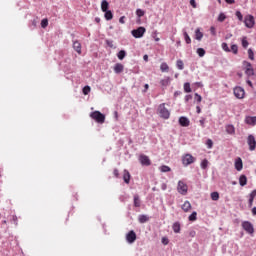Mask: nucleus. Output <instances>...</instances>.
Returning <instances> with one entry per match:
<instances>
[{
    "instance_id": "35",
    "label": "nucleus",
    "mask_w": 256,
    "mask_h": 256,
    "mask_svg": "<svg viewBox=\"0 0 256 256\" xmlns=\"http://www.w3.org/2000/svg\"><path fill=\"white\" fill-rule=\"evenodd\" d=\"M245 74H246L248 77H253V75H255V70H254L253 68L246 69V70H245Z\"/></svg>"
},
{
    "instance_id": "64",
    "label": "nucleus",
    "mask_w": 256,
    "mask_h": 256,
    "mask_svg": "<svg viewBox=\"0 0 256 256\" xmlns=\"http://www.w3.org/2000/svg\"><path fill=\"white\" fill-rule=\"evenodd\" d=\"M189 99H191V95H187V96L185 97V101H189Z\"/></svg>"
},
{
    "instance_id": "8",
    "label": "nucleus",
    "mask_w": 256,
    "mask_h": 256,
    "mask_svg": "<svg viewBox=\"0 0 256 256\" xmlns=\"http://www.w3.org/2000/svg\"><path fill=\"white\" fill-rule=\"evenodd\" d=\"M247 143H248L249 150L255 151V148H256L255 136H253L252 134L248 135Z\"/></svg>"
},
{
    "instance_id": "26",
    "label": "nucleus",
    "mask_w": 256,
    "mask_h": 256,
    "mask_svg": "<svg viewBox=\"0 0 256 256\" xmlns=\"http://www.w3.org/2000/svg\"><path fill=\"white\" fill-rule=\"evenodd\" d=\"M160 71H162V73H167L169 71V65H167V63L163 62L160 65Z\"/></svg>"
},
{
    "instance_id": "21",
    "label": "nucleus",
    "mask_w": 256,
    "mask_h": 256,
    "mask_svg": "<svg viewBox=\"0 0 256 256\" xmlns=\"http://www.w3.org/2000/svg\"><path fill=\"white\" fill-rule=\"evenodd\" d=\"M105 15V19L106 21H111V19H113V12H111V10H106L104 11Z\"/></svg>"
},
{
    "instance_id": "12",
    "label": "nucleus",
    "mask_w": 256,
    "mask_h": 256,
    "mask_svg": "<svg viewBox=\"0 0 256 256\" xmlns=\"http://www.w3.org/2000/svg\"><path fill=\"white\" fill-rule=\"evenodd\" d=\"M179 124L182 127H189V118L185 117V116H181L179 118Z\"/></svg>"
},
{
    "instance_id": "49",
    "label": "nucleus",
    "mask_w": 256,
    "mask_h": 256,
    "mask_svg": "<svg viewBox=\"0 0 256 256\" xmlns=\"http://www.w3.org/2000/svg\"><path fill=\"white\" fill-rule=\"evenodd\" d=\"M206 145H207L208 149H212L213 148V140L208 139L206 142Z\"/></svg>"
},
{
    "instance_id": "36",
    "label": "nucleus",
    "mask_w": 256,
    "mask_h": 256,
    "mask_svg": "<svg viewBox=\"0 0 256 256\" xmlns=\"http://www.w3.org/2000/svg\"><path fill=\"white\" fill-rule=\"evenodd\" d=\"M184 91L185 93H191V84L189 82L184 84Z\"/></svg>"
},
{
    "instance_id": "44",
    "label": "nucleus",
    "mask_w": 256,
    "mask_h": 256,
    "mask_svg": "<svg viewBox=\"0 0 256 256\" xmlns=\"http://www.w3.org/2000/svg\"><path fill=\"white\" fill-rule=\"evenodd\" d=\"M243 65L245 66V71L246 69H253V65L250 62L244 61Z\"/></svg>"
},
{
    "instance_id": "13",
    "label": "nucleus",
    "mask_w": 256,
    "mask_h": 256,
    "mask_svg": "<svg viewBox=\"0 0 256 256\" xmlns=\"http://www.w3.org/2000/svg\"><path fill=\"white\" fill-rule=\"evenodd\" d=\"M245 123H247V125H256V117L255 116L246 117Z\"/></svg>"
},
{
    "instance_id": "57",
    "label": "nucleus",
    "mask_w": 256,
    "mask_h": 256,
    "mask_svg": "<svg viewBox=\"0 0 256 256\" xmlns=\"http://www.w3.org/2000/svg\"><path fill=\"white\" fill-rule=\"evenodd\" d=\"M226 3H228L229 5H233V3H235V0H225Z\"/></svg>"
},
{
    "instance_id": "32",
    "label": "nucleus",
    "mask_w": 256,
    "mask_h": 256,
    "mask_svg": "<svg viewBox=\"0 0 256 256\" xmlns=\"http://www.w3.org/2000/svg\"><path fill=\"white\" fill-rule=\"evenodd\" d=\"M183 35L187 45L191 44V37H189V34L187 33V31L183 30Z\"/></svg>"
},
{
    "instance_id": "14",
    "label": "nucleus",
    "mask_w": 256,
    "mask_h": 256,
    "mask_svg": "<svg viewBox=\"0 0 256 256\" xmlns=\"http://www.w3.org/2000/svg\"><path fill=\"white\" fill-rule=\"evenodd\" d=\"M123 69H125V67H124L123 64H121V63H117V64H115V66H114V72H115L116 74L123 73Z\"/></svg>"
},
{
    "instance_id": "52",
    "label": "nucleus",
    "mask_w": 256,
    "mask_h": 256,
    "mask_svg": "<svg viewBox=\"0 0 256 256\" xmlns=\"http://www.w3.org/2000/svg\"><path fill=\"white\" fill-rule=\"evenodd\" d=\"M190 5L193 7V9H197V2H195V0H190Z\"/></svg>"
},
{
    "instance_id": "20",
    "label": "nucleus",
    "mask_w": 256,
    "mask_h": 256,
    "mask_svg": "<svg viewBox=\"0 0 256 256\" xmlns=\"http://www.w3.org/2000/svg\"><path fill=\"white\" fill-rule=\"evenodd\" d=\"M123 179H124V182L129 184V181H131V174L129 173V171L124 170Z\"/></svg>"
},
{
    "instance_id": "38",
    "label": "nucleus",
    "mask_w": 256,
    "mask_h": 256,
    "mask_svg": "<svg viewBox=\"0 0 256 256\" xmlns=\"http://www.w3.org/2000/svg\"><path fill=\"white\" fill-rule=\"evenodd\" d=\"M222 49L223 51H225L226 53H231V49H229V46L227 45V43H222Z\"/></svg>"
},
{
    "instance_id": "24",
    "label": "nucleus",
    "mask_w": 256,
    "mask_h": 256,
    "mask_svg": "<svg viewBox=\"0 0 256 256\" xmlns=\"http://www.w3.org/2000/svg\"><path fill=\"white\" fill-rule=\"evenodd\" d=\"M108 9H109V2H107V0H103L101 3V10L104 13L105 11H108Z\"/></svg>"
},
{
    "instance_id": "59",
    "label": "nucleus",
    "mask_w": 256,
    "mask_h": 256,
    "mask_svg": "<svg viewBox=\"0 0 256 256\" xmlns=\"http://www.w3.org/2000/svg\"><path fill=\"white\" fill-rule=\"evenodd\" d=\"M246 83L249 85V87H253V82H251V80H247Z\"/></svg>"
},
{
    "instance_id": "31",
    "label": "nucleus",
    "mask_w": 256,
    "mask_h": 256,
    "mask_svg": "<svg viewBox=\"0 0 256 256\" xmlns=\"http://www.w3.org/2000/svg\"><path fill=\"white\" fill-rule=\"evenodd\" d=\"M176 66H177V69H179L180 71H183V69H185L183 60H177Z\"/></svg>"
},
{
    "instance_id": "34",
    "label": "nucleus",
    "mask_w": 256,
    "mask_h": 256,
    "mask_svg": "<svg viewBox=\"0 0 256 256\" xmlns=\"http://www.w3.org/2000/svg\"><path fill=\"white\" fill-rule=\"evenodd\" d=\"M161 85L163 86V87H167V85H169L170 83H171V78H165V79H163V80H161Z\"/></svg>"
},
{
    "instance_id": "15",
    "label": "nucleus",
    "mask_w": 256,
    "mask_h": 256,
    "mask_svg": "<svg viewBox=\"0 0 256 256\" xmlns=\"http://www.w3.org/2000/svg\"><path fill=\"white\" fill-rule=\"evenodd\" d=\"M235 169H236V171H241L243 169V160H241V158H238L236 160Z\"/></svg>"
},
{
    "instance_id": "46",
    "label": "nucleus",
    "mask_w": 256,
    "mask_h": 256,
    "mask_svg": "<svg viewBox=\"0 0 256 256\" xmlns=\"http://www.w3.org/2000/svg\"><path fill=\"white\" fill-rule=\"evenodd\" d=\"M83 93H84L85 95H89V93H91V87L85 86V87L83 88Z\"/></svg>"
},
{
    "instance_id": "19",
    "label": "nucleus",
    "mask_w": 256,
    "mask_h": 256,
    "mask_svg": "<svg viewBox=\"0 0 256 256\" xmlns=\"http://www.w3.org/2000/svg\"><path fill=\"white\" fill-rule=\"evenodd\" d=\"M256 197V190H253L251 193H250V198H249V207H253V201Z\"/></svg>"
},
{
    "instance_id": "53",
    "label": "nucleus",
    "mask_w": 256,
    "mask_h": 256,
    "mask_svg": "<svg viewBox=\"0 0 256 256\" xmlns=\"http://www.w3.org/2000/svg\"><path fill=\"white\" fill-rule=\"evenodd\" d=\"M200 126L202 127V129H205V118H202L200 121Z\"/></svg>"
},
{
    "instance_id": "28",
    "label": "nucleus",
    "mask_w": 256,
    "mask_h": 256,
    "mask_svg": "<svg viewBox=\"0 0 256 256\" xmlns=\"http://www.w3.org/2000/svg\"><path fill=\"white\" fill-rule=\"evenodd\" d=\"M134 207H141V200L139 199V195H134Z\"/></svg>"
},
{
    "instance_id": "10",
    "label": "nucleus",
    "mask_w": 256,
    "mask_h": 256,
    "mask_svg": "<svg viewBox=\"0 0 256 256\" xmlns=\"http://www.w3.org/2000/svg\"><path fill=\"white\" fill-rule=\"evenodd\" d=\"M126 240L128 243H135V241H137V234L135 231L131 230L129 233H127Z\"/></svg>"
},
{
    "instance_id": "5",
    "label": "nucleus",
    "mask_w": 256,
    "mask_h": 256,
    "mask_svg": "<svg viewBox=\"0 0 256 256\" xmlns=\"http://www.w3.org/2000/svg\"><path fill=\"white\" fill-rule=\"evenodd\" d=\"M189 190L187 184H185V182L183 181H178V185H177V191L178 193H180V195H187V191Z\"/></svg>"
},
{
    "instance_id": "17",
    "label": "nucleus",
    "mask_w": 256,
    "mask_h": 256,
    "mask_svg": "<svg viewBox=\"0 0 256 256\" xmlns=\"http://www.w3.org/2000/svg\"><path fill=\"white\" fill-rule=\"evenodd\" d=\"M73 49H75L79 55H81V43H79V41H74L73 42Z\"/></svg>"
},
{
    "instance_id": "11",
    "label": "nucleus",
    "mask_w": 256,
    "mask_h": 256,
    "mask_svg": "<svg viewBox=\"0 0 256 256\" xmlns=\"http://www.w3.org/2000/svg\"><path fill=\"white\" fill-rule=\"evenodd\" d=\"M139 161L141 165H146V166L151 165V160L147 157V155H143V154L140 155Z\"/></svg>"
},
{
    "instance_id": "29",
    "label": "nucleus",
    "mask_w": 256,
    "mask_h": 256,
    "mask_svg": "<svg viewBox=\"0 0 256 256\" xmlns=\"http://www.w3.org/2000/svg\"><path fill=\"white\" fill-rule=\"evenodd\" d=\"M159 170L161 171V173H169V171H171V167L167 166V165H162Z\"/></svg>"
},
{
    "instance_id": "9",
    "label": "nucleus",
    "mask_w": 256,
    "mask_h": 256,
    "mask_svg": "<svg viewBox=\"0 0 256 256\" xmlns=\"http://www.w3.org/2000/svg\"><path fill=\"white\" fill-rule=\"evenodd\" d=\"M234 95L237 99H243L245 97V90L242 87H235Z\"/></svg>"
},
{
    "instance_id": "45",
    "label": "nucleus",
    "mask_w": 256,
    "mask_h": 256,
    "mask_svg": "<svg viewBox=\"0 0 256 256\" xmlns=\"http://www.w3.org/2000/svg\"><path fill=\"white\" fill-rule=\"evenodd\" d=\"M242 47H244V49H247V47H249V42L247 41V38L242 39Z\"/></svg>"
},
{
    "instance_id": "22",
    "label": "nucleus",
    "mask_w": 256,
    "mask_h": 256,
    "mask_svg": "<svg viewBox=\"0 0 256 256\" xmlns=\"http://www.w3.org/2000/svg\"><path fill=\"white\" fill-rule=\"evenodd\" d=\"M182 209L185 211V213L189 212V210L191 209V202L185 201L182 205Z\"/></svg>"
},
{
    "instance_id": "16",
    "label": "nucleus",
    "mask_w": 256,
    "mask_h": 256,
    "mask_svg": "<svg viewBox=\"0 0 256 256\" xmlns=\"http://www.w3.org/2000/svg\"><path fill=\"white\" fill-rule=\"evenodd\" d=\"M225 129H226V133H228V135H235V126L234 125H226Z\"/></svg>"
},
{
    "instance_id": "61",
    "label": "nucleus",
    "mask_w": 256,
    "mask_h": 256,
    "mask_svg": "<svg viewBox=\"0 0 256 256\" xmlns=\"http://www.w3.org/2000/svg\"><path fill=\"white\" fill-rule=\"evenodd\" d=\"M179 95H181V91H176V92L174 93V97H179Z\"/></svg>"
},
{
    "instance_id": "43",
    "label": "nucleus",
    "mask_w": 256,
    "mask_h": 256,
    "mask_svg": "<svg viewBox=\"0 0 256 256\" xmlns=\"http://www.w3.org/2000/svg\"><path fill=\"white\" fill-rule=\"evenodd\" d=\"M225 19H227V16H225L223 13H220L218 16V21H220V23H223Z\"/></svg>"
},
{
    "instance_id": "47",
    "label": "nucleus",
    "mask_w": 256,
    "mask_h": 256,
    "mask_svg": "<svg viewBox=\"0 0 256 256\" xmlns=\"http://www.w3.org/2000/svg\"><path fill=\"white\" fill-rule=\"evenodd\" d=\"M136 15H137V17H143V15H145V11H143L141 9H137L136 10Z\"/></svg>"
},
{
    "instance_id": "7",
    "label": "nucleus",
    "mask_w": 256,
    "mask_h": 256,
    "mask_svg": "<svg viewBox=\"0 0 256 256\" xmlns=\"http://www.w3.org/2000/svg\"><path fill=\"white\" fill-rule=\"evenodd\" d=\"M245 26L248 29H252L255 26V17L253 15H247L244 19Z\"/></svg>"
},
{
    "instance_id": "3",
    "label": "nucleus",
    "mask_w": 256,
    "mask_h": 256,
    "mask_svg": "<svg viewBox=\"0 0 256 256\" xmlns=\"http://www.w3.org/2000/svg\"><path fill=\"white\" fill-rule=\"evenodd\" d=\"M182 163L184 167H189V165L195 163V157H193V155L191 154H185L184 156H182Z\"/></svg>"
},
{
    "instance_id": "18",
    "label": "nucleus",
    "mask_w": 256,
    "mask_h": 256,
    "mask_svg": "<svg viewBox=\"0 0 256 256\" xmlns=\"http://www.w3.org/2000/svg\"><path fill=\"white\" fill-rule=\"evenodd\" d=\"M239 184L241 187H245V185H247V176L241 175L239 178Z\"/></svg>"
},
{
    "instance_id": "56",
    "label": "nucleus",
    "mask_w": 256,
    "mask_h": 256,
    "mask_svg": "<svg viewBox=\"0 0 256 256\" xmlns=\"http://www.w3.org/2000/svg\"><path fill=\"white\" fill-rule=\"evenodd\" d=\"M113 174L115 175V177H119V170H117V169H114V172H113Z\"/></svg>"
},
{
    "instance_id": "48",
    "label": "nucleus",
    "mask_w": 256,
    "mask_h": 256,
    "mask_svg": "<svg viewBox=\"0 0 256 256\" xmlns=\"http://www.w3.org/2000/svg\"><path fill=\"white\" fill-rule=\"evenodd\" d=\"M208 165H209V161H207V159H205L201 162V168L202 169H205Z\"/></svg>"
},
{
    "instance_id": "4",
    "label": "nucleus",
    "mask_w": 256,
    "mask_h": 256,
    "mask_svg": "<svg viewBox=\"0 0 256 256\" xmlns=\"http://www.w3.org/2000/svg\"><path fill=\"white\" fill-rule=\"evenodd\" d=\"M242 228L246 233H249V235H253L255 233V228L253 227V224L249 221L242 222Z\"/></svg>"
},
{
    "instance_id": "42",
    "label": "nucleus",
    "mask_w": 256,
    "mask_h": 256,
    "mask_svg": "<svg viewBox=\"0 0 256 256\" xmlns=\"http://www.w3.org/2000/svg\"><path fill=\"white\" fill-rule=\"evenodd\" d=\"M47 25H49V20L43 19V20L41 21V28H42V29H45V27H47Z\"/></svg>"
},
{
    "instance_id": "30",
    "label": "nucleus",
    "mask_w": 256,
    "mask_h": 256,
    "mask_svg": "<svg viewBox=\"0 0 256 256\" xmlns=\"http://www.w3.org/2000/svg\"><path fill=\"white\" fill-rule=\"evenodd\" d=\"M127 55V52H125V50H121L120 52H118V59H120V61H123L125 59V56Z\"/></svg>"
},
{
    "instance_id": "60",
    "label": "nucleus",
    "mask_w": 256,
    "mask_h": 256,
    "mask_svg": "<svg viewBox=\"0 0 256 256\" xmlns=\"http://www.w3.org/2000/svg\"><path fill=\"white\" fill-rule=\"evenodd\" d=\"M189 235H190V237H195L196 232L195 231H190Z\"/></svg>"
},
{
    "instance_id": "62",
    "label": "nucleus",
    "mask_w": 256,
    "mask_h": 256,
    "mask_svg": "<svg viewBox=\"0 0 256 256\" xmlns=\"http://www.w3.org/2000/svg\"><path fill=\"white\" fill-rule=\"evenodd\" d=\"M252 215H256V207L252 208Z\"/></svg>"
},
{
    "instance_id": "39",
    "label": "nucleus",
    "mask_w": 256,
    "mask_h": 256,
    "mask_svg": "<svg viewBox=\"0 0 256 256\" xmlns=\"http://www.w3.org/2000/svg\"><path fill=\"white\" fill-rule=\"evenodd\" d=\"M231 51L234 53V55H237V53L239 51V47L237 46V44H233L231 46Z\"/></svg>"
},
{
    "instance_id": "1",
    "label": "nucleus",
    "mask_w": 256,
    "mask_h": 256,
    "mask_svg": "<svg viewBox=\"0 0 256 256\" xmlns=\"http://www.w3.org/2000/svg\"><path fill=\"white\" fill-rule=\"evenodd\" d=\"M158 113L159 116L162 117V119H169L171 113L169 110L165 107V104H160L158 107Z\"/></svg>"
},
{
    "instance_id": "27",
    "label": "nucleus",
    "mask_w": 256,
    "mask_h": 256,
    "mask_svg": "<svg viewBox=\"0 0 256 256\" xmlns=\"http://www.w3.org/2000/svg\"><path fill=\"white\" fill-rule=\"evenodd\" d=\"M138 221L139 223H147V221H149V217L147 215H139Z\"/></svg>"
},
{
    "instance_id": "6",
    "label": "nucleus",
    "mask_w": 256,
    "mask_h": 256,
    "mask_svg": "<svg viewBox=\"0 0 256 256\" xmlns=\"http://www.w3.org/2000/svg\"><path fill=\"white\" fill-rule=\"evenodd\" d=\"M145 27H139L135 30H132V35L133 37H135V39H141V37H143V35H145Z\"/></svg>"
},
{
    "instance_id": "54",
    "label": "nucleus",
    "mask_w": 256,
    "mask_h": 256,
    "mask_svg": "<svg viewBox=\"0 0 256 256\" xmlns=\"http://www.w3.org/2000/svg\"><path fill=\"white\" fill-rule=\"evenodd\" d=\"M162 243H163V245H169V239H167V237H163Z\"/></svg>"
},
{
    "instance_id": "63",
    "label": "nucleus",
    "mask_w": 256,
    "mask_h": 256,
    "mask_svg": "<svg viewBox=\"0 0 256 256\" xmlns=\"http://www.w3.org/2000/svg\"><path fill=\"white\" fill-rule=\"evenodd\" d=\"M231 37H233V34H227L226 35V39H231Z\"/></svg>"
},
{
    "instance_id": "58",
    "label": "nucleus",
    "mask_w": 256,
    "mask_h": 256,
    "mask_svg": "<svg viewBox=\"0 0 256 256\" xmlns=\"http://www.w3.org/2000/svg\"><path fill=\"white\" fill-rule=\"evenodd\" d=\"M210 31H211V33H212L213 35H216L215 27L212 26V27L210 28Z\"/></svg>"
},
{
    "instance_id": "50",
    "label": "nucleus",
    "mask_w": 256,
    "mask_h": 256,
    "mask_svg": "<svg viewBox=\"0 0 256 256\" xmlns=\"http://www.w3.org/2000/svg\"><path fill=\"white\" fill-rule=\"evenodd\" d=\"M202 100L203 98L201 97V95L195 93V101H197V103H201Z\"/></svg>"
},
{
    "instance_id": "23",
    "label": "nucleus",
    "mask_w": 256,
    "mask_h": 256,
    "mask_svg": "<svg viewBox=\"0 0 256 256\" xmlns=\"http://www.w3.org/2000/svg\"><path fill=\"white\" fill-rule=\"evenodd\" d=\"M195 38L197 41H201V39H203V33L201 32V29H196Z\"/></svg>"
},
{
    "instance_id": "25",
    "label": "nucleus",
    "mask_w": 256,
    "mask_h": 256,
    "mask_svg": "<svg viewBox=\"0 0 256 256\" xmlns=\"http://www.w3.org/2000/svg\"><path fill=\"white\" fill-rule=\"evenodd\" d=\"M172 229H173L174 233H180L181 224H179V222L174 223L172 226Z\"/></svg>"
},
{
    "instance_id": "40",
    "label": "nucleus",
    "mask_w": 256,
    "mask_h": 256,
    "mask_svg": "<svg viewBox=\"0 0 256 256\" xmlns=\"http://www.w3.org/2000/svg\"><path fill=\"white\" fill-rule=\"evenodd\" d=\"M197 53H198L199 57H205V49L198 48Z\"/></svg>"
},
{
    "instance_id": "37",
    "label": "nucleus",
    "mask_w": 256,
    "mask_h": 256,
    "mask_svg": "<svg viewBox=\"0 0 256 256\" xmlns=\"http://www.w3.org/2000/svg\"><path fill=\"white\" fill-rule=\"evenodd\" d=\"M248 57L251 59V61L255 60V54L253 53V49L249 48L248 49Z\"/></svg>"
},
{
    "instance_id": "41",
    "label": "nucleus",
    "mask_w": 256,
    "mask_h": 256,
    "mask_svg": "<svg viewBox=\"0 0 256 256\" xmlns=\"http://www.w3.org/2000/svg\"><path fill=\"white\" fill-rule=\"evenodd\" d=\"M189 221H197V212H193V213L189 216Z\"/></svg>"
},
{
    "instance_id": "2",
    "label": "nucleus",
    "mask_w": 256,
    "mask_h": 256,
    "mask_svg": "<svg viewBox=\"0 0 256 256\" xmlns=\"http://www.w3.org/2000/svg\"><path fill=\"white\" fill-rule=\"evenodd\" d=\"M90 117H92V119H94L95 121H97V123H105V115H103L101 112L99 111H94L90 114Z\"/></svg>"
},
{
    "instance_id": "55",
    "label": "nucleus",
    "mask_w": 256,
    "mask_h": 256,
    "mask_svg": "<svg viewBox=\"0 0 256 256\" xmlns=\"http://www.w3.org/2000/svg\"><path fill=\"white\" fill-rule=\"evenodd\" d=\"M119 23H121L122 25H124V23H125V16L120 17Z\"/></svg>"
},
{
    "instance_id": "33",
    "label": "nucleus",
    "mask_w": 256,
    "mask_h": 256,
    "mask_svg": "<svg viewBox=\"0 0 256 256\" xmlns=\"http://www.w3.org/2000/svg\"><path fill=\"white\" fill-rule=\"evenodd\" d=\"M212 201H219V192H212L210 194Z\"/></svg>"
},
{
    "instance_id": "51",
    "label": "nucleus",
    "mask_w": 256,
    "mask_h": 256,
    "mask_svg": "<svg viewBox=\"0 0 256 256\" xmlns=\"http://www.w3.org/2000/svg\"><path fill=\"white\" fill-rule=\"evenodd\" d=\"M236 17L239 19V21H243V14H241V11H236Z\"/></svg>"
}]
</instances>
